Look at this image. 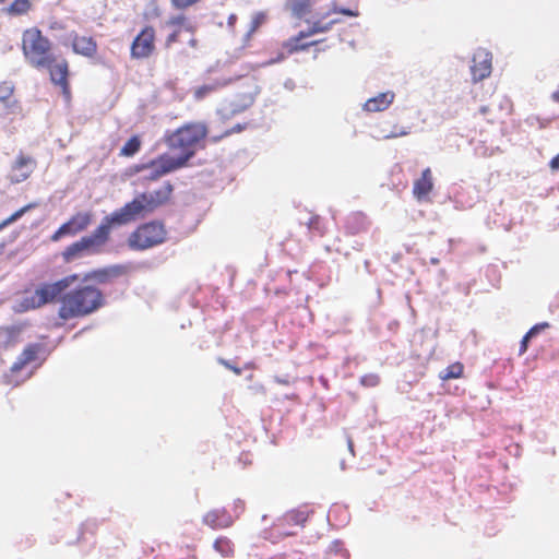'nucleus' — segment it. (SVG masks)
Segmentation results:
<instances>
[{
  "label": "nucleus",
  "instance_id": "28",
  "mask_svg": "<svg viewBox=\"0 0 559 559\" xmlns=\"http://www.w3.org/2000/svg\"><path fill=\"white\" fill-rule=\"evenodd\" d=\"M226 83L221 84L218 82H215L213 84H205V85L199 86L194 90L193 97L195 100H202L206 96H209L213 92L217 91L219 87H222Z\"/></svg>",
  "mask_w": 559,
  "mask_h": 559
},
{
  "label": "nucleus",
  "instance_id": "18",
  "mask_svg": "<svg viewBox=\"0 0 559 559\" xmlns=\"http://www.w3.org/2000/svg\"><path fill=\"white\" fill-rule=\"evenodd\" d=\"M72 49L78 55L92 58L97 52V43L91 36L74 35L72 38Z\"/></svg>",
  "mask_w": 559,
  "mask_h": 559
},
{
  "label": "nucleus",
  "instance_id": "3",
  "mask_svg": "<svg viewBox=\"0 0 559 559\" xmlns=\"http://www.w3.org/2000/svg\"><path fill=\"white\" fill-rule=\"evenodd\" d=\"M105 304V296L98 287L79 285L60 298L58 317L63 321L84 318L98 311Z\"/></svg>",
  "mask_w": 559,
  "mask_h": 559
},
{
  "label": "nucleus",
  "instance_id": "37",
  "mask_svg": "<svg viewBox=\"0 0 559 559\" xmlns=\"http://www.w3.org/2000/svg\"><path fill=\"white\" fill-rule=\"evenodd\" d=\"M218 362H219L221 365H223L225 368H227V369L231 370V371H233L235 374H237V376L241 374V372H242V370H241L239 367H237V366H235V365H231V364H230L228 360H226V359L219 358V359H218Z\"/></svg>",
  "mask_w": 559,
  "mask_h": 559
},
{
  "label": "nucleus",
  "instance_id": "29",
  "mask_svg": "<svg viewBox=\"0 0 559 559\" xmlns=\"http://www.w3.org/2000/svg\"><path fill=\"white\" fill-rule=\"evenodd\" d=\"M479 112L480 115L484 116L485 120L490 123V124H493L498 121L501 120L502 118V115L500 114H497L495 111V108L492 105H489V106H481L480 109H479Z\"/></svg>",
  "mask_w": 559,
  "mask_h": 559
},
{
  "label": "nucleus",
  "instance_id": "38",
  "mask_svg": "<svg viewBox=\"0 0 559 559\" xmlns=\"http://www.w3.org/2000/svg\"><path fill=\"white\" fill-rule=\"evenodd\" d=\"M532 337L528 336L527 334H525L521 341V345H520V354H524L526 350H527V347H528V342Z\"/></svg>",
  "mask_w": 559,
  "mask_h": 559
},
{
  "label": "nucleus",
  "instance_id": "46",
  "mask_svg": "<svg viewBox=\"0 0 559 559\" xmlns=\"http://www.w3.org/2000/svg\"><path fill=\"white\" fill-rule=\"evenodd\" d=\"M5 0H0V3H3Z\"/></svg>",
  "mask_w": 559,
  "mask_h": 559
},
{
  "label": "nucleus",
  "instance_id": "12",
  "mask_svg": "<svg viewBox=\"0 0 559 559\" xmlns=\"http://www.w3.org/2000/svg\"><path fill=\"white\" fill-rule=\"evenodd\" d=\"M491 60V53L485 49H479L474 53L471 67L474 82L481 81L490 75Z\"/></svg>",
  "mask_w": 559,
  "mask_h": 559
},
{
  "label": "nucleus",
  "instance_id": "7",
  "mask_svg": "<svg viewBox=\"0 0 559 559\" xmlns=\"http://www.w3.org/2000/svg\"><path fill=\"white\" fill-rule=\"evenodd\" d=\"M145 193L136 194L130 202H127L122 207L114 211L107 215V219L112 226H121L130 224L139 218L151 214V210L145 203Z\"/></svg>",
  "mask_w": 559,
  "mask_h": 559
},
{
  "label": "nucleus",
  "instance_id": "10",
  "mask_svg": "<svg viewBox=\"0 0 559 559\" xmlns=\"http://www.w3.org/2000/svg\"><path fill=\"white\" fill-rule=\"evenodd\" d=\"M92 221V212H78L51 235V240L58 241L66 236H75L84 231L91 225Z\"/></svg>",
  "mask_w": 559,
  "mask_h": 559
},
{
  "label": "nucleus",
  "instance_id": "30",
  "mask_svg": "<svg viewBox=\"0 0 559 559\" xmlns=\"http://www.w3.org/2000/svg\"><path fill=\"white\" fill-rule=\"evenodd\" d=\"M36 207V204L35 203H29L23 207H21L20 210H17L16 212H14L11 216H9L7 219H4L1 224H0V229H2L3 227L8 226L9 224H12L13 222L17 221L20 217H22L26 212H28L29 210Z\"/></svg>",
  "mask_w": 559,
  "mask_h": 559
},
{
  "label": "nucleus",
  "instance_id": "32",
  "mask_svg": "<svg viewBox=\"0 0 559 559\" xmlns=\"http://www.w3.org/2000/svg\"><path fill=\"white\" fill-rule=\"evenodd\" d=\"M360 383L364 386L373 388L380 383V377L376 373L365 374L360 378Z\"/></svg>",
  "mask_w": 559,
  "mask_h": 559
},
{
  "label": "nucleus",
  "instance_id": "33",
  "mask_svg": "<svg viewBox=\"0 0 559 559\" xmlns=\"http://www.w3.org/2000/svg\"><path fill=\"white\" fill-rule=\"evenodd\" d=\"M498 107L501 112H503L504 116H508L513 110V104L512 102L507 97H501L498 102Z\"/></svg>",
  "mask_w": 559,
  "mask_h": 559
},
{
  "label": "nucleus",
  "instance_id": "13",
  "mask_svg": "<svg viewBox=\"0 0 559 559\" xmlns=\"http://www.w3.org/2000/svg\"><path fill=\"white\" fill-rule=\"evenodd\" d=\"M130 270L131 267L127 264H115L93 271L90 277L99 284H110L115 280L128 275Z\"/></svg>",
  "mask_w": 559,
  "mask_h": 559
},
{
  "label": "nucleus",
  "instance_id": "21",
  "mask_svg": "<svg viewBox=\"0 0 559 559\" xmlns=\"http://www.w3.org/2000/svg\"><path fill=\"white\" fill-rule=\"evenodd\" d=\"M85 255H88V253L81 239L72 242L61 252V258L64 263H72Z\"/></svg>",
  "mask_w": 559,
  "mask_h": 559
},
{
  "label": "nucleus",
  "instance_id": "43",
  "mask_svg": "<svg viewBox=\"0 0 559 559\" xmlns=\"http://www.w3.org/2000/svg\"><path fill=\"white\" fill-rule=\"evenodd\" d=\"M190 44H191V46L195 47V45H197V40H195V39H192V40L190 41Z\"/></svg>",
  "mask_w": 559,
  "mask_h": 559
},
{
  "label": "nucleus",
  "instance_id": "44",
  "mask_svg": "<svg viewBox=\"0 0 559 559\" xmlns=\"http://www.w3.org/2000/svg\"><path fill=\"white\" fill-rule=\"evenodd\" d=\"M186 29L189 31V32H193V27L192 26H187Z\"/></svg>",
  "mask_w": 559,
  "mask_h": 559
},
{
  "label": "nucleus",
  "instance_id": "23",
  "mask_svg": "<svg viewBox=\"0 0 559 559\" xmlns=\"http://www.w3.org/2000/svg\"><path fill=\"white\" fill-rule=\"evenodd\" d=\"M464 366L462 362L456 361L448 366L439 376L442 381L451 379H459L463 376Z\"/></svg>",
  "mask_w": 559,
  "mask_h": 559
},
{
  "label": "nucleus",
  "instance_id": "15",
  "mask_svg": "<svg viewBox=\"0 0 559 559\" xmlns=\"http://www.w3.org/2000/svg\"><path fill=\"white\" fill-rule=\"evenodd\" d=\"M317 2L318 0H288L287 8L297 19H305L306 16L312 14V17L316 21L320 17L317 14H323L325 12L317 11Z\"/></svg>",
  "mask_w": 559,
  "mask_h": 559
},
{
  "label": "nucleus",
  "instance_id": "22",
  "mask_svg": "<svg viewBox=\"0 0 559 559\" xmlns=\"http://www.w3.org/2000/svg\"><path fill=\"white\" fill-rule=\"evenodd\" d=\"M142 146V140L139 135L131 136L120 148L119 155L122 157H132Z\"/></svg>",
  "mask_w": 559,
  "mask_h": 559
},
{
  "label": "nucleus",
  "instance_id": "1",
  "mask_svg": "<svg viewBox=\"0 0 559 559\" xmlns=\"http://www.w3.org/2000/svg\"><path fill=\"white\" fill-rule=\"evenodd\" d=\"M207 135V127L204 122H189L165 136V143L175 156L162 154L147 165L136 167V171L151 168L147 179L157 180L162 176L185 167L202 148Z\"/></svg>",
  "mask_w": 559,
  "mask_h": 559
},
{
  "label": "nucleus",
  "instance_id": "25",
  "mask_svg": "<svg viewBox=\"0 0 559 559\" xmlns=\"http://www.w3.org/2000/svg\"><path fill=\"white\" fill-rule=\"evenodd\" d=\"M23 331L22 325H10L0 329V332L5 336L7 344L13 345L19 342L20 335Z\"/></svg>",
  "mask_w": 559,
  "mask_h": 559
},
{
  "label": "nucleus",
  "instance_id": "17",
  "mask_svg": "<svg viewBox=\"0 0 559 559\" xmlns=\"http://www.w3.org/2000/svg\"><path fill=\"white\" fill-rule=\"evenodd\" d=\"M433 189V177L430 168L423 170L421 176L414 181L413 194L418 201L425 200Z\"/></svg>",
  "mask_w": 559,
  "mask_h": 559
},
{
  "label": "nucleus",
  "instance_id": "36",
  "mask_svg": "<svg viewBox=\"0 0 559 559\" xmlns=\"http://www.w3.org/2000/svg\"><path fill=\"white\" fill-rule=\"evenodd\" d=\"M547 328H549V324L547 322L538 323V324H535L533 328H531L526 334L528 336L533 337L538 332H540L542 330H545Z\"/></svg>",
  "mask_w": 559,
  "mask_h": 559
},
{
  "label": "nucleus",
  "instance_id": "16",
  "mask_svg": "<svg viewBox=\"0 0 559 559\" xmlns=\"http://www.w3.org/2000/svg\"><path fill=\"white\" fill-rule=\"evenodd\" d=\"M174 188L170 182H165L162 187L158 189L151 191V192H144L145 193V203L147 204L148 209L153 213L156 209L163 206L166 204L173 194Z\"/></svg>",
  "mask_w": 559,
  "mask_h": 559
},
{
  "label": "nucleus",
  "instance_id": "24",
  "mask_svg": "<svg viewBox=\"0 0 559 559\" xmlns=\"http://www.w3.org/2000/svg\"><path fill=\"white\" fill-rule=\"evenodd\" d=\"M267 15L265 12H255L252 16L251 24L249 31L245 36V45H248L251 40L252 35L258 31V28L265 23Z\"/></svg>",
  "mask_w": 559,
  "mask_h": 559
},
{
  "label": "nucleus",
  "instance_id": "5",
  "mask_svg": "<svg viewBox=\"0 0 559 559\" xmlns=\"http://www.w3.org/2000/svg\"><path fill=\"white\" fill-rule=\"evenodd\" d=\"M333 13H341L347 16H358L359 12L357 10L352 9H338L334 2L331 3V5L325 10L323 14H317L320 16L318 20L313 21L311 26L308 31H301L296 36H293L288 38L284 44L283 48L288 53H295L301 50H306L309 47L317 45L318 41H304L307 37L318 34V33H324L328 32L333 24H335L337 21H330L328 23H324L323 20L330 16Z\"/></svg>",
  "mask_w": 559,
  "mask_h": 559
},
{
  "label": "nucleus",
  "instance_id": "31",
  "mask_svg": "<svg viewBox=\"0 0 559 559\" xmlns=\"http://www.w3.org/2000/svg\"><path fill=\"white\" fill-rule=\"evenodd\" d=\"M308 227L311 231L317 233L319 236H323L325 234V229L322 225V221L320 216L314 215L308 222Z\"/></svg>",
  "mask_w": 559,
  "mask_h": 559
},
{
  "label": "nucleus",
  "instance_id": "26",
  "mask_svg": "<svg viewBox=\"0 0 559 559\" xmlns=\"http://www.w3.org/2000/svg\"><path fill=\"white\" fill-rule=\"evenodd\" d=\"M32 7L29 0H14L8 8L7 12L10 15L26 14Z\"/></svg>",
  "mask_w": 559,
  "mask_h": 559
},
{
  "label": "nucleus",
  "instance_id": "9",
  "mask_svg": "<svg viewBox=\"0 0 559 559\" xmlns=\"http://www.w3.org/2000/svg\"><path fill=\"white\" fill-rule=\"evenodd\" d=\"M112 227L111 223L105 216L92 234L80 238L88 254H98L104 251V248L110 239Z\"/></svg>",
  "mask_w": 559,
  "mask_h": 559
},
{
  "label": "nucleus",
  "instance_id": "39",
  "mask_svg": "<svg viewBox=\"0 0 559 559\" xmlns=\"http://www.w3.org/2000/svg\"><path fill=\"white\" fill-rule=\"evenodd\" d=\"M549 166L552 170H559V153L551 158Z\"/></svg>",
  "mask_w": 559,
  "mask_h": 559
},
{
  "label": "nucleus",
  "instance_id": "20",
  "mask_svg": "<svg viewBox=\"0 0 559 559\" xmlns=\"http://www.w3.org/2000/svg\"><path fill=\"white\" fill-rule=\"evenodd\" d=\"M394 93L393 92H384L380 93L379 95L369 98L365 105L364 108L367 111L370 112H378L386 109L394 99Z\"/></svg>",
  "mask_w": 559,
  "mask_h": 559
},
{
  "label": "nucleus",
  "instance_id": "45",
  "mask_svg": "<svg viewBox=\"0 0 559 559\" xmlns=\"http://www.w3.org/2000/svg\"><path fill=\"white\" fill-rule=\"evenodd\" d=\"M230 133H231V131H226V132L224 133V135H229Z\"/></svg>",
  "mask_w": 559,
  "mask_h": 559
},
{
  "label": "nucleus",
  "instance_id": "34",
  "mask_svg": "<svg viewBox=\"0 0 559 559\" xmlns=\"http://www.w3.org/2000/svg\"><path fill=\"white\" fill-rule=\"evenodd\" d=\"M186 21L187 19L185 15H176L168 19L167 25L179 28L180 26L186 24Z\"/></svg>",
  "mask_w": 559,
  "mask_h": 559
},
{
  "label": "nucleus",
  "instance_id": "2",
  "mask_svg": "<svg viewBox=\"0 0 559 559\" xmlns=\"http://www.w3.org/2000/svg\"><path fill=\"white\" fill-rule=\"evenodd\" d=\"M21 48L25 61L35 69H47L50 81L70 99L69 63L67 59L52 53L51 41L43 32L37 27L26 28L22 34Z\"/></svg>",
  "mask_w": 559,
  "mask_h": 559
},
{
  "label": "nucleus",
  "instance_id": "42",
  "mask_svg": "<svg viewBox=\"0 0 559 559\" xmlns=\"http://www.w3.org/2000/svg\"><path fill=\"white\" fill-rule=\"evenodd\" d=\"M233 130H235V131H241V130H242V127L238 124V126H237V127H235Z\"/></svg>",
  "mask_w": 559,
  "mask_h": 559
},
{
  "label": "nucleus",
  "instance_id": "6",
  "mask_svg": "<svg viewBox=\"0 0 559 559\" xmlns=\"http://www.w3.org/2000/svg\"><path fill=\"white\" fill-rule=\"evenodd\" d=\"M167 229L163 222L151 221L140 224L128 237V246L132 250L143 251L164 243Z\"/></svg>",
  "mask_w": 559,
  "mask_h": 559
},
{
  "label": "nucleus",
  "instance_id": "14",
  "mask_svg": "<svg viewBox=\"0 0 559 559\" xmlns=\"http://www.w3.org/2000/svg\"><path fill=\"white\" fill-rule=\"evenodd\" d=\"M35 160L32 157L20 155L12 165L9 178L12 182L19 183L26 180L35 168Z\"/></svg>",
  "mask_w": 559,
  "mask_h": 559
},
{
  "label": "nucleus",
  "instance_id": "8",
  "mask_svg": "<svg viewBox=\"0 0 559 559\" xmlns=\"http://www.w3.org/2000/svg\"><path fill=\"white\" fill-rule=\"evenodd\" d=\"M155 43V28L152 25H145L131 43L130 57L136 60L152 57L156 49Z\"/></svg>",
  "mask_w": 559,
  "mask_h": 559
},
{
  "label": "nucleus",
  "instance_id": "41",
  "mask_svg": "<svg viewBox=\"0 0 559 559\" xmlns=\"http://www.w3.org/2000/svg\"><path fill=\"white\" fill-rule=\"evenodd\" d=\"M551 98L554 102L559 103V88L552 93Z\"/></svg>",
  "mask_w": 559,
  "mask_h": 559
},
{
  "label": "nucleus",
  "instance_id": "4",
  "mask_svg": "<svg viewBox=\"0 0 559 559\" xmlns=\"http://www.w3.org/2000/svg\"><path fill=\"white\" fill-rule=\"evenodd\" d=\"M79 276L76 274L68 275L53 283H40L33 290H25L23 298L20 301L22 311L36 310L45 305L56 302L63 292L75 281Z\"/></svg>",
  "mask_w": 559,
  "mask_h": 559
},
{
  "label": "nucleus",
  "instance_id": "40",
  "mask_svg": "<svg viewBox=\"0 0 559 559\" xmlns=\"http://www.w3.org/2000/svg\"><path fill=\"white\" fill-rule=\"evenodd\" d=\"M237 20H238L237 15H236L235 13H231V14L228 16V19H227V25H228L229 27L234 28V27H235V24H236V22H237Z\"/></svg>",
  "mask_w": 559,
  "mask_h": 559
},
{
  "label": "nucleus",
  "instance_id": "19",
  "mask_svg": "<svg viewBox=\"0 0 559 559\" xmlns=\"http://www.w3.org/2000/svg\"><path fill=\"white\" fill-rule=\"evenodd\" d=\"M203 523L213 530L229 527L231 516L225 510H211L203 516Z\"/></svg>",
  "mask_w": 559,
  "mask_h": 559
},
{
  "label": "nucleus",
  "instance_id": "27",
  "mask_svg": "<svg viewBox=\"0 0 559 559\" xmlns=\"http://www.w3.org/2000/svg\"><path fill=\"white\" fill-rule=\"evenodd\" d=\"M214 549L224 557H230L234 554V545L227 537H218L214 542Z\"/></svg>",
  "mask_w": 559,
  "mask_h": 559
},
{
  "label": "nucleus",
  "instance_id": "35",
  "mask_svg": "<svg viewBox=\"0 0 559 559\" xmlns=\"http://www.w3.org/2000/svg\"><path fill=\"white\" fill-rule=\"evenodd\" d=\"M179 36H180V29L179 28H175L173 33H170L167 37H166V40H165V46L166 47H170L173 44L179 41Z\"/></svg>",
  "mask_w": 559,
  "mask_h": 559
},
{
  "label": "nucleus",
  "instance_id": "11",
  "mask_svg": "<svg viewBox=\"0 0 559 559\" xmlns=\"http://www.w3.org/2000/svg\"><path fill=\"white\" fill-rule=\"evenodd\" d=\"M44 352L45 346L40 343L27 344L22 353L16 357L15 361L12 364L10 368L11 373H19L26 366L37 362Z\"/></svg>",
  "mask_w": 559,
  "mask_h": 559
}]
</instances>
